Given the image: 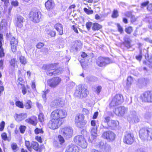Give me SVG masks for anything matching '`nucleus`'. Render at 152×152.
<instances>
[{
  "label": "nucleus",
  "instance_id": "f257e3e1",
  "mask_svg": "<svg viewBox=\"0 0 152 152\" xmlns=\"http://www.w3.org/2000/svg\"><path fill=\"white\" fill-rule=\"evenodd\" d=\"M140 138L143 140H151L152 139V129L143 128L139 132Z\"/></svg>",
  "mask_w": 152,
  "mask_h": 152
},
{
  "label": "nucleus",
  "instance_id": "f03ea898",
  "mask_svg": "<svg viewBox=\"0 0 152 152\" xmlns=\"http://www.w3.org/2000/svg\"><path fill=\"white\" fill-rule=\"evenodd\" d=\"M51 115L53 116L60 121L64 119L67 115V111L64 109H57L53 111L51 113Z\"/></svg>",
  "mask_w": 152,
  "mask_h": 152
},
{
  "label": "nucleus",
  "instance_id": "7ed1b4c3",
  "mask_svg": "<svg viewBox=\"0 0 152 152\" xmlns=\"http://www.w3.org/2000/svg\"><path fill=\"white\" fill-rule=\"evenodd\" d=\"M88 94V92L85 88L79 86L77 87L74 94L75 96L82 98L86 97Z\"/></svg>",
  "mask_w": 152,
  "mask_h": 152
},
{
  "label": "nucleus",
  "instance_id": "20e7f679",
  "mask_svg": "<svg viewBox=\"0 0 152 152\" xmlns=\"http://www.w3.org/2000/svg\"><path fill=\"white\" fill-rule=\"evenodd\" d=\"M51 116L52 118L48 123V127L52 129H57L61 124V121L53 116L51 115Z\"/></svg>",
  "mask_w": 152,
  "mask_h": 152
},
{
  "label": "nucleus",
  "instance_id": "39448f33",
  "mask_svg": "<svg viewBox=\"0 0 152 152\" xmlns=\"http://www.w3.org/2000/svg\"><path fill=\"white\" fill-rule=\"evenodd\" d=\"M124 101L123 96L120 94H116L113 99L110 106L114 107L121 104Z\"/></svg>",
  "mask_w": 152,
  "mask_h": 152
},
{
  "label": "nucleus",
  "instance_id": "423d86ee",
  "mask_svg": "<svg viewBox=\"0 0 152 152\" xmlns=\"http://www.w3.org/2000/svg\"><path fill=\"white\" fill-rule=\"evenodd\" d=\"M74 141L82 148H85L87 146V143L84 137L82 135H77L74 139Z\"/></svg>",
  "mask_w": 152,
  "mask_h": 152
},
{
  "label": "nucleus",
  "instance_id": "0eeeda50",
  "mask_svg": "<svg viewBox=\"0 0 152 152\" xmlns=\"http://www.w3.org/2000/svg\"><path fill=\"white\" fill-rule=\"evenodd\" d=\"M61 80L60 78L58 77H56L48 80L47 83L50 87L55 88L59 84Z\"/></svg>",
  "mask_w": 152,
  "mask_h": 152
},
{
  "label": "nucleus",
  "instance_id": "6e6552de",
  "mask_svg": "<svg viewBox=\"0 0 152 152\" xmlns=\"http://www.w3.org/2000/svg\"><path fill=\"white\" fill-rule=\"evenodd\" d=\"M140 98L143 102H152V91L145 92L141 95Z\"/></svg>",
  "mask_w": 152,
  "mask_h": 152
},
{
  "label": "nucleus",
  "instance_id": "1a4fd4ad",
  "mask_svg": "<svg viewBox=\"0 0 152 152\" xmlns=\"http://www.w3.org/2000/svg\"><path fill=\"white\" fill-rule=\"evenodd\" d=\"M96 62L98 66L100 67H103L110 64L111 63V61L108 58H105L100 57L97 59Z\"/></svg>",
  "mask_w": 152,
  "mask_h": 152
},
{
  "label": "nucleus",
  "instance_id": "9d476101",
  "mask_svg": "<svg viewBox=\"0 0 152 152\" xmlns=\"http://www.w3.org/2000/svg\"><path fill=\"white\" fill-rule=\"evenodd\" d=\"M61 134L65 137L68 138L71 137L73 134V130L71 127H66L61 129Z\"/></svg>",
  "mask_w": 152,
  "mask_h": 152
},
{
  "label": "nucleus",
  "instance_id": "9b49d317",
  "mask_svg": "<svg viewBox=\"0 0 152 152\" xmlns=\"http://www.w3.org/2000/svg\"><path fill=\"white\" fill-rule=\"evenodd\" d=\"M41 17V13L39 12H31L30 14V19L35 23H38Z\"/></svg>",
  "mask_w": 152,
  "mask_h": 152
},
{
  "label": "nucleus",
  "instance_id": "f8f14e48",
  "mask_svg": "<svg viewBox=\"0 0 152 152\" xmlns=\"http://www.w3.org/2000/svg\"><path fill=\"white\" fill-rule=\"evenodd\" d=\"M127 118L129 121L133 123H137L140 121V119L136 115L135 111L130 112V114L127 117Z\"/></svg>",
  "mask_w": 152,
  "mask_h": 152
},
{
  "label": "nucleus",
  "instance_id": "ddd939ff",
  "mask_svg": "<svg viewBox=\"0 0 152 152\" xmlns=\"http://www.w3.org/2000/svg\"><path fill=\"white\" fill-rule=\"evenodd\" d=\"M102 137L109 141H112L115 139V135L111 131H107L103 134Z\"/></svg>",
  "mask_w": 152,
  "mask_h": 152
},
{
  "label": "nucleus",
  "instance_id": "4468645a",
  "mask_svg": "<svg viewBox=\"0 0 152 152\" xmlns=\"http://www.w3.org/2000/svg\"><path fill=\"white\" fill-rule=\"evenodd\" d=\"M133 135L129 133H126L124 136L123 141L124 143L127 144H132L134 141Z\"/></svg>",
  "mask_w": 152,
  "mask_h": 152
},
{
  "label": "nucleus",
  "instance_id": "2eb2a0df",
  "mask_svg": "<svg viewBox=\"0 0 152 152\" xmlns=\"http://www.w3.org/2000/svg\"><path fill=\"white\" fill-rule=\"evenodd\" d=\"M127 110V108L124 106H120L115 108L114 112L118 116H123Z\"/></svg>",
  "mask_w": 152,
  "mask_h": 152
},
{
  "label": "nucleus",
  "instance_id": "dca6fc26",
  "mask_svg": "<svg viewBox=\"0 0 152 152\" xmlns=\"http://www.w3.org/2000/svg\"><path fill=\"white\" fill-rule=\"evenodd\" d=\"M74 45L71 49V51H77L80 48L82 43L80 40H75L73 42Z\"/></svg>",
  "mask_w": 152,
  "mask_h": 152
},
{
  "label": "nucleus",
  "instance_id": "f3484780",
  "mask_svg": "<svg viewBox=\"0 0 152 152\" xmlns=\"http://www.w3.org/2000/svg\"><path fill=\"white\" fill-rule=\"evenodd\" d=\"M78 147L75 145L71 144L68 146L65 152H79Z\"/></svg>",
  "mask_w": 152,
  "mask_h": 152
},
{
  "label": "nucleus",
  "instance_id": "a211bd4d",
  "mask_svg": "<svg viewBox=\"0 0 152 152\" xmlns=\"http://www.w3.org/2000/svg\"><path fill=\"white\" fill-rule=\"evenodd\" d=\"M24 20V18L22 16L19 15H18L15 18L16 26L19 28H22L23 26V23Z\"/></svg>",
  "mask_w": 152,
  "mask_h": 152
},
{
  "label": "nucleus",
  "instance_id": "6ab92c4d",
  "mask_svg": "<svg viewBox=\"0 0 152 152\" xmlns=\"http://www.w3.org/2000/svg\"><path fill=\"white\" fill-rule=\"evenodd\" d=\"M10 43L12 51L13 52H15L16 49V47L18 43L17 40L14 37H12L11 39Z\"/></svg>",
  "mask_w": 152,
  "mask_h": 152
},
{
  "label": "nucleus",
  "instance_id": "aec40b11",
  "mask_svg": "<svg viewBox=\"0 0 152 152\" xmlns=\"http://www.w3.org/2000/svg\"><path fill=\"white\" fill-rule=\"evenodd\" d=\"M55 5L53 0H48L45 3V7L48 10L53 9Z\"/></svg>",
  "mask_w": 152,
  "mask_h": 152
},
{
  "label": "nucleus",
  "instance_id": "412c9836",
  "mask_svg": "<svg viewBox=\"0 0 152 152\" xmlns=\"http://www.w3.org/2000/svg\"><path fill=\"white\" fill-rule=\"evenodd\" d=\"M119 124V122L117 121L113 120H110L108 123V125L111 129H114Z\"/></svg>",
  "mask_w": 152,
  "mask_h": 152
},
{
  "label": "nucleus",
  "instance_id": "4be33fe9",
  "mask_svg": "<svg viewBox=\"0 0 152 152\" xmlns=\"http://www.w3.org/2000/svg\"><path fill=\"white\" fill-rule=\"evenodd\" d=\"M63 25L60 23H57L54 26L55 29L59 32V34L62 35L63 34Z\"/></svg>",
  "mask_w": 152,
  "mask_h": 152
},
{
  "label": "nucleus",
  "instance_id": "5701e85b",
  "mask_svg": "<svg viewBox=\"0 0 152 152\" xmlns=\"http://www.w3.org/2000/svg\"><path fill=\"white\" fill-rule=\"evenodd\" d=\"M64 104L62 101L61 100H55L51 103V105L52 107H55L56 106H62Z\"/></svg>",
  "mask_w": 152,
  "mask_h": 152
},
{
  "label": "nucleus",
  "instance_id": "b1692460",
  "mask_svg": "<svg viewBox=\"0 0 152 152\" xmlns=\"http://www.w3.org/2000/svg\"><path fill=\"white\" fill-rule=\"evenodd\" d=\"M55 66L53 64H51V66L47 71V75L50 76L55 75Z\"/></svg>",
  "mask_w": 152,
  "mask_h": 152
},
{
  "label": "nucleus",
  "instance_id": "393cba45",
  "mask_svg": "<svg viewBox=\"0 0 152 152\" xmlns=\"http://www.w3.org/2000/svg\"><path fill=\"white\" fill-rule=\"evenodd\" d=\"M27 116L26 113H21L20 114H16V120L17 121H20L23 120Z\"/></svg>",
  "mask_w": 152,
  "mask_h": 152
},
{
  "label": "nucleus",
  "instance_id": "a878e982",
  "mask_svg": "<svg viewBox=\"0 0 152 152\" xmlns=\"http://www.w3.org/2000/svg\"><path fill=\"white\" fill-rule=\"evenodd\" d=\"M37 118L34 116L31 117V118L26 119L25 121L30 124L35 125L37 123L36 122Z\"/></svg>",
  "mask_w": 152,
  "mask_h": 152
},
{
  "label": "nucleus",
  "instance_id": "bb28decb",
  "mask_svg": "<svg viewBox=\"0 0 152 152\" xmlns=\"http://www.w3.org/2000/svg\"><path fill=\"white\" fill-rule=\"evenodd\" d=\"M2 41H3V35L0 34V58L4 56V55L3 49L2 48Z\"/></svg>",
  "mask_w": 152,
  "mask_h": 152
},
{
  "label": "nucleus",
  "instance_id": "cd10ccee",
  "mask_svg": "<svg viewBox=\"0 0 152 152\" xmlns=\"http://www.w3.org/2000/svg\"><path fill=\"white\" fill-rule=\"evenodd\" d=\"M84 118V116L82 114L77 115L75 117V123L85 120Z\"/></svg>",
  "mask_w": 152,
  "mask_h": 152
},
{
  "label": "nucleus",
  "instance_id": "c85d7f7f",
  "mask_svg": "<svg viewBox=\"0 0 152 152\" xmlns=\"http://www.w3.org/2000/svg\"><path fill=\"white\" fill-rule=\"evenodd\" d=\"M16 62V60L15 58L12 59L10 61V68L12 72L15 69V65Z\"/></svg>",
  "mask_w": 152,
  "mask_h": 152
},
{
  "label": "nucleus",
  "instance_id": "c756f323",
  "mask_svg": "<svg viewBox=\"0 0 152 152\" xmlns=\"http://www.w3.org/2000/svg\"><path fill=\"white\" fill-rule=\"evenodd\" d=\"M97 126L91 127V135L94 136L93 137V139L94 138L96 137L97 135Z\"/></svg>",
  "mask_w": 152,
  "mask_h": 152
},
{
  "label": "nucleus",
  "instance_id": "7c9ffc66",
  "mask_svg": "<svg viewBox=\"0 0 152 152\" xmlns=\"http://www.w3.org/2000/svg\"><path fill=\"white\" fill-rule=\"evenodd\" d=\"M86 80L88 83H91L95 82L97 80V79L94 77L88 76L87 77Z\"/></svg>",
  "mask_w": 152,
  "mask_h": 152
},
{
  "label": "nucleus",
  "instance_id": "2f4dec72",
  "mask_svg": "<svg viewBox=\"0 0 152 152\" xmlns=\"http://www.w3.org/2000/svg\"><path fill=\"white\" fill-rule=\"evenodd\" d=\"M31 150L32 148H33L35 151H38L39 148V144L36 142H32L31 143Z\"/></svg>",
  "mask_w": 152,
  "mask_h": 152
},
{
  "label": "nucleus",
  "instance_id": "473e14b6",
  "mask_svg": "<svg viewBox=\"0 0 152 152\" xmlns=\"http://www.w3.org/2000/svg\"><path fill=\"white\" fill-rule=\"evenodd\" d=\"M86 123L87 121L85 120H84L75 124L77 126L78 128H82L85 126V125L86 124Z\"/></svg>",
  "mask_w": 152,
  "mask_h": 152
},
{
  "label": "nucleus",
  "instance_id": "72a5a7b5",
  "mask_svg": "<svg viewBox=\"0 0 152 152\" xmlns=\"http://www.w3.org/2000/svg\"><path fill=\"white\" fill-rule=\"evenodd\" d=\"M102 27L101 25L98 23H94L92 25V29L93 30H99Z\"/></svg>",
  "mask_w": 152,
  "mask_h": 152
},
{
  "label": "nucleus",
  "instance_id": "f704fd0d",
  "mask_svg": "<svg viewBox=\"0 0 152 152\" xmlns=\"http://www.w3.org/2000/svg\"><path fill=\"white\" fill-rule=\"evenodd\" d=\"M45 31L51 37H54L56 36V33L55 31L50 29H47Z\"/></svg>",
  "mask_w": 152,
  "mask_h": 152
},
{
  "label": "nucleus",
  "instance_id": "c9c22d12",
  "mask_svg": "<svg viewBox=\"0 0 152 152\" xmlns=\"http://www.w3.org/2000/svg\"><path fill=\"white\" fill-rule=\"evenodd\" d=\"M32 103L30 100H27L25 104V106L26 109H30L31 107Z\"/></svg>",
  "mask_w": 152,
  "mask_h": 152
},
{
  "label": "nucleus",
  "instance_id": "e433bc0d",
  "mask_svg": "<svg viewBox=\"0 0 152 152\" xmlns=\"http://www.w3.org/2000/svg\"><path fill=\"white\" fill-rule=\"evenodd\" d=\"M20 63L23 64H26L27 62L26 59L23 56H21L19 58Z\"/></svg>",
  "mask_w": 152,
  "mask_h": 152
},
{
  "label": "nucleus",
  "instance_id": "4c0bfd02",
  "mask_svg": "<svg viewBox=\"0 0 152 152\" xmlns=\"http://www.w3.org/2000/svg\"><path fill=\"white\" fill-rule=\"evenodd\" d=\"M63 69L61 68H59L57 69H55V75H58L62 73Z\"/></svg>",
  "mask_w": 152,
  "mask_h": 152
},
{
  "label": "nucleus",
  "instance_id": "58836bf2",
  "mask_svg": "<svg viewBox=\"0 0 152 152\" xmlns=\"http://www.w3.org/2000/svg\"><path fill=\"white\" fill-rule=\"evenodd\" d=\"M17 83L19 85L21 86H24V81L21 77H19L17 81Z\"/></svg>",
  "mask_w": 152,
  "mask_h": 152
},
{
  "label": "nucleus",
  "instance_id": "ea45409f",
  "mask_svg": "<svg viewBox=\"0 0 152 152\" xmlns=\"http://www.w3.org/2000/svg\"><path fill=\"white\" fill-rule=\"evenodd\" d=\"M15 104L17 106H18L20 108H23V104L22 102H21L20 101H16L15 102Z\"/></svg>",
  "mask_w": 152,
  "mask_h": 152
},
{
  "label": "nucleus",
  "instance_id": "a19ab883",
  "mask_svg": "<svg viewBox=\"0 0 152 152\" xmlns=\"http://www.w3.org/2000/svg\"><path fill=\"white\" fill-rule=\"evenodd\" d=\"M118 16V11L117 10H114L112 15V17L113 18H117Z\"/></svg>",
  "mask_w": 152,
  "mask_h": 152
},
{
  "label": "nucleus",
  "instance_id": "79ce46f5",
  "mask_svg": "<svg viewBox=\"0 0 152 152\" xmlns=\"http://www.w3.org/2000/svg\"><path fill=\"white\" fill-rule=\"evenodd\" d=\"M39 120L40 122H42L44 121V117L43 114L42 113L39 114L38 116Z\"/></svg>",
  "mask_w": 152,
  "mask_h": 152
},
{
  "label": "nucleus",
  "instance_id": "37998d69",
  "mask_svg": "<svg viewBox=\"0 0 152 152\" xmlns=\"http://www.w3.org/2000/svg\"><path fill=\"white\" fill-rule=\"evenodd\" d=\"M25 145L28 149L30 151H31V146H30V143L29 141L26 140L25 141Z\"/></svg>",
  "mask_w": 152,
  "mask_h": 152
},
{
  "label": "nucleus",
  "instance_id": "c03bdc74",
  "mask_svg": "<svg viewBox=\"0 0 152 152\" xmlns=\"http://www.w3.org/2000/svg\"><path fill=\"white\" fill-rule=\"evenodd\" d=\"M111 149V147L110 145L108 144L106 145L104 148V150L106 152H110Z\"/></svg>",
  "mask_w": 152,
  "mask_h": 152
},
{
  "label": "nucleus",
  "instance_id": "a18cd8bd",
  "mask_svg": "<svg viewBox=\"0 0 152 152\" xmlns=\"http://www.w3.org/2000/svg\"><path fill=\"white\" fill-rule=\"evenodd\" d=\"M125 31L127 34H130L132 31V28L131 26L129 27L125 28Z\"/></svg>",
  "mask_w": 152,
  "mask_h": 152
},
{
  "label": "nucleus",
  "instance_id": "49530a36",
  "mask_svg": "<svg viewBox=\"0 0 152 152\" xmlns=\"http://www.w3.org/2000/svg\"><path fill=\"white\" fill-rule=\"evenodd\" d=\"M58 139L61 145L64 142V138L61 135L58 136Z\"/></svg>",
  "mask_w": 152,
  "mask_h": 152
},
{
  "label": "nucleus",
  "instance_id": "de8ad7c7",
  "mask_svg": "<svg viewBox=\"0 0 152 152\" xmlns=\"http://www.w3.org/2000/svg\"><path fill=\"white\" fill-rule=\"evenodd\" d=\"M84 10L85 12L88 14H91L93 13V11L91 10H89L87 8H84Z\"/></svg>",
  "mask_w": 152,
  "mask_h": 152
},
{
  "label": "nucleus",
  "instance_id": "09e8293b",
  "mask_svg": "<svg viewBox=\"0 0 152 152\" xmlns=\"http://www.w3.org/2000/svg\"><path fill=\"white\" fill-rule=\"evenodd\" d=\"M1 137L2 139L5 141L8 140V141L10 140H7V134L5 133H3L1 135Z\"/></svg>",
  "mask_w": 152,
  "mask_h": 152
},
{
  "label": "nucleus",
  "instance_id": "8fccbe9b",
  "mask_svg": "<svg viewBox=\"0 0 152 152\" xmlns=\"http://www.w3.org/2000/svg\"><path fill=\"white\" fill-rule=\"evenodd\" d=\"M149 3V2L148 1L142 3L140 6L141 8H144V7L147 6Z\"/></svg>",
  "mask_w": 152,
  "mask_h": 152
},
{
  "label": "nucleus",
  "instance_id": "3c124183",
  "mask_svg": "<svg viewBox=\"0 0 152 152\" xmlns=\"http://www.w3.org/2000/svg\"><path fill=\"white\" fill-rule=\"evenodd\" d=\"M36 134H38L39 133H43V131L42 129H38L37 128L34 130Z\"/></svg>",
  "mask_w": 152,
  "mask_h": 152
},
{
  "label": "nucleus",
  "instance_id": "603ef678",
  "mask_svg": "<svg viewBox=\"0 0 152 152\" xmlns=\"http://www.w3.org/2000/svg\"><path fill=\"white\" fill-rule=\"evenodd\" d=\"M44 46V44L43 43L40 42L37 44L36 45V47L38 49H40Z\"/></svg>",
  "mask_w": 152,
  "mask_h": 152
},
{
  "label": "nucleus",
  "instance_id": "864d4df0",
  "mask_svg": "<svg viewBox=\"0 0 152 152\" xmlns=\"http://www.w3.org/2000/svg\"><path fill=\"white\" fill-rule=\"evenodd\" d=\"M26 129V127L24 126H21L20 127V132L22 133H23L24 132Z\"/></svg>",
  "mask_w": 152,
  "mask_h": 152
},
{
  "label": "nucleus",
  "instance_id": "5fc2aeb1",
  "mask_svg": "<svg viewBox=\"0 0 152 152\" xmlns=\"http://www.w3.org/2000/svg\"><path fill=\"white\" fill-rule=\"evenodd\" d=\"M92 23L91 22H88V23H86V27L87 28L88 30H89L91 27L92 26Z\"/></svg>",
  "mask_w": 152,
  "mask_h": 152
},
{
  "label": "nucleus",
  "instance_id": "6e6d98bb",
  "mask_svg": "<svg viewBox=\"0 0 152 152\" xmlns=\"http://www.w3.org/2000/svg\"><path fill=\"white\" fill-rule=\"evenodd\" d=\"M117 26L118 28V31L120 32L121 33H122L124 31L122 27L119 24H117Z\"/></svg>",
  "mask_w": 152,
  "mask_h": 152
},
{
  "label": "nucleus",
  "instance_id": "4d7b16f0",
  "mask_svg": "<svg viewBox=\"0 0 152 152\" xmlns=\"http://www.w3.org/2000/svg\"><path fill=\"white\" fill-rule=\"evenodd\" d=\"M11 148L13 150H16L18 148L17 144L15 143H13L11 145Z\"/></svg>",
  "mask_w": 152,
  "mask_h": 152
},
{
  "label": "nucleus",
  "instance_id": "13d9d810",
  "mask_svg": "<svg viewBox=\"0 0 152 152\" xmlns=\"http://www.w3.org/2000/svg\"><path fill=\"white\" fill-rule=\"evenodd\" d=\"M127 84L130 85L132 82V78L131 76L128 77L127 79Z\"/></svg>",
  "mask_w": 152,
  "mask_h": 152
},
{
  "label": "nucleus",
  "instance_id": "bf43d9fd",
  "mask_svg": "<svg viewBox=\"0 0 152 152\" xmlns=\"http://www.w3.org/2000/svg\"><path fill=\"white\" fill-rule=\"evenodd\" d=\"M51 66V64L49 65H43L42 68L43 69L45 70H46L47 71L48 70L50 66Z\"/></svg>",
  "mask_w": 152,
  "mask_h": 152
},
{
  "label": "nucleus",
  "instance_id": "052dcab7",
  "mask_svg": "<svg viewBox=\"0 0 152 152\" xmlns=\"http://www.w3.org/2000/svg\"><path fill=\"white\" fill-rule=\"evenodd\" d=\"M124 42H127L130 41V39L129 38V37L127 35H126L124 38Z\"/></svg>",
  "mask_w": 152,
  "mask_h": 152
},
{
  "label": "nucleus",
  "instance_id": "680f3d73",
  "mask_svg": "<svg viewBox=\"0 0 152 152\" xmlns=\"http://www.w3.org/2000/svg\"><path fill=\"white\" fill-rule=\"evenodd\" d=\"M124 44L125 46L127 48H129L131 47L130 41L127 42H124Z\"/></svg>",
  "mask_w": 152,
  "mask_h": 152
},
{
  "label": "nucleus",
  "instance_id": "e2e57ef3",
  "mask_svg": "<svg viewBox=\"0 0 152 152\" xmlns=\"http://www.w3.org/2000/svg\"><path fill=\"white\" fill-rule=\"evenodd\" d=\"M125 15L128 17H130L132 16V12H131L128 11L125 13Z\"/></svg>",
  "mask_w": 152,
  "mask_h": 152
},
{
  "label": "nucleus",
  "instance_id": "0e129e2a",
  "mask_svg": "<svg viewBox=\"0 0 152 152\" xmlns=\"http://www.w3.org/2000/svg\"><path fill=\"white\" fill-rule=\"evenodd\" d=\"M102 89V87L100 86H98L97 88L96 89L95 91H96L97 92L98 94H99L100 92L101 91Z\"/></svg>",
  "mask_w": 152,
  "mask_h": 152
},
{
  "label": "nucleus",
  "instance_id": "69168bd1",
  "mask_svg": "<svg viewBox=\"0 0 152 152\" xmlns=\"http://www.w3.org/2000/svg\"><path fill=\"white\" fill-rule=\"evenodd\" d=\"M72 28L73 29L74 31L76 33H78V31L77 29V27L75 25H73L72 26Z\"/></svg>",
  "mask_w": 152,
  "mask_h": 152
},
{
  "label": "nucleus",
  "instance_id": "338daca9",
  "mask_svg": "<svg viewBox=\"0 0 152 152\" xmlns=\"http://www.w3.org/2000/svg\"><path fill=\"white\" fill-rule=\"evenodd\" d=\"M110 117L109 116H106L105 117L104 122L107 123L108 124V123L110 121Z\"/></svg>",
  "mask_w": 152,
  "mask_h": 152
},
{
  "label": "nucleus",
  "instance_id": "774afa93",
  "mask_svg": "<svg viewBox=\"0 0 152 152\" xmlns=\"http://www.w3.org/2000/svg\"><path fill=\"white\" fill-rule=\"evenodd\" d=\"M91 124L92 127H95V126H97V125L96 124V121L95 120H92L91 121Z\"/></svg>",
  "mask_w": 152,
  "mask_h": 152
}]
</instances>
